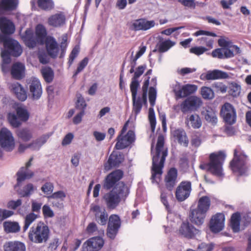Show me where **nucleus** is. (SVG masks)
Wrapping results in <instances>:
<instances>
[{"mask_svg": "<svg viewBox=\"0 0 251 251\" xmlns=\"http://www.w3.org/2000/svg\"><path fill=\"white\" fill-rule=\"evenodd\" d=\"M164 138L162 136H159L154 151H153V145L151 146V154L152 155V181L155 180L156 175H161L162 174V169L164 167V162L168 154L167 149H164Z\"/></svg>", "mask_w": 251, "mask_h": 251, "instance_id": "obj_1", "label": "nucleus"}, {"mask_svg": "<svg viewBox=\"0 0 251 251\" xmlns=\"http://www.w3.org/2000/svg\"><path fill=\"white\" fill-rule=\"evenodd\" d=\"M128 194L127 186L123 182H120L109 192L104 194L102 200L109 209L116 208L121 200Z\"/></svg>", "mask_w": 251, "mask_h": 251, "instance_id": "obj_2", "label": "nucleus"}, {"mask_svg": "<svg viewBox=\"0 0 251 251\" xmlns=\"http://www.w3.org/2000/svg\"><path fill=\"white\" fill-rule=\"evenodd\" d=\"M226 155L222 151H220L217 153H212L209 155V162L201 164L200 168L202 170L209 172L218 177L223 178L224 176L223 164Z\"/></svg>", "mask_w": 251, "mask_h": 251, "instance_id": "obj_3", "label": "nucleus"}, {"mask_svg": "<svg viewBox=\"0 0 251 251\" xmlns=\"http://www.w3.org/2000/svg\"><path fill=\"white\" fill-rule=\"evenodd\" d=\"M28 237L35 244L46 243L50 238L49 228L43 222H39L30 228Z\"/></svg>", "mask_w": 251, "mask_h": 251, "instance_id": "obj_4", "label": "nucleus"}, {"mask_svg": "<svg viewBox=\"0 0 251 251\" xmlns=\"http://www.w3.org/2000/svg\"><path fill=\"white\" fill-rule=\"evenodd\" d=\"M238 151L235 149L234 158L230 162L231 170L239 176H247L250 169L248 157L244 153H240L238 155Z\"/></svg>", "mask_w": 251, "mask_h": 251, "instance_id": "obj_5", "label": "nucleus"}, {"mask_svg": "<svg viewBox=\"0 0 251 251\" xmlns=\"http://www.w3.org/2000/svg\"><path fill=\"white\" fill-rule=\"evenodd\" d=\"M149 79L150 77H148V79L146 80L142 86V97H133L132 99V113L134 114L135 116L139 114L142 109L143 104H147V93L148 87L149 85Z\"/></svg>", "mask_w": 251, "mask_h": 251, "instance_id": "obj_6", "label": "nucleus"}, {"mask_svg": "<svg viewBox=\"0 0 251 251\" xmlns=\"http://www.w3.org/2000/svg\"><path fill=\"white\" fill-rule=\"evenodd\" d=\"M0 145L6 151H11L15 147V141L11 131L6 127L0 131Z\"/></svg>", "mask_w": 251, "mask_h": 251, "instance_id": "obj_7", "label": "nucleus"}, {"mask_svg": "<svg viewBox=\"0 0 251 251\" xmlns=\"http://www.w3.org/2000/svg\"><path fill=\"white\" fill-rule=\"evenodd\" d=\"M157 96L156 88L153 87H150L149 91V99L151 107L149 110V120L150 121L151 128L152 132H154L156 124L155 113L153 107L155 103Z\"/></svg>", "mask_w": 251, "mask_h": 251, "instance_id": "obj_8", "label": "nucleus"}, {"mask_svg": "<svg viewBox=\"0 0 251 251\" xmlns=\"http://www.w3.org/2000/svg\"><path fill=\"white\" fill-rule=\"evenodd\" d=\"M221 116L225 123L232 125L236 122V110L230 103L226 102L222 107Z\"/></svg>", "mask_w": 251, "mask_h": 251, "instance_id": "obj_9", "label": "nucleus"}, {"mask_svg": "<svg viewBox=\"0 0 251 251\" xmlns=\"http://www.w3.org/2000/svg\"><path fill=\"white\" fill-rule=\"evenodd\" d=\"M123 172L120 170L113 171L104 178L102 187L107 190L114 188L119 182H117L123 177Z\"/></svg>", "mask_w": 251, "mask_h": 251, "instance_id": "obj_10", "label": "nucleus"}, {"mask_svg": "<svg viewBox=\"0 0 251 251\" xmlns=\"http://www.w3.org/2000/svg\"><path fill=\"white\" fill-rule=\"evenodd\" d=\"M192 191V184L190 181H182L177 187L176 190V197L178 201H183L190 195Z\"/></svg>", "mask_w": 251, "mask_h": 251, "instance_id": "obj_11", "label": "nucleus"}, {"mask_svg": "<svg viewBox=\"0 0 251 251\" xmlns=\"http://www.w3.org/2000/svg\"><path fill=\"white\" fill-rule=\"evenodd\" d=\"M121 226V219L117 215H111L109 218L106 234L111 239H114L117 235Z\"/></svg>", "mask_w": 251, "mask_h": 251, "instance_id": "obj_12", "label": "nucleus"}, {"mask_svg": "<svg viewBox=\"0 0 251 251\" xmlns=\"http://www.w3.org/2000/svg\"><path fill=\"white\" fill-rule=\"evenodd\" d=\"M154 21H149L141 18L132 21L129 24V28L134 31H146L155 26Z\"/></svg>", "mask_w": 251, "mask_h": 251, "instance_id": "obj_13", "label": "nucleus"}, {"mask_svg": "<svg viewBox=\"0 0 251 251\" xmlns=\"http://www.w3.org/2000/svg\"><path fill=\"white\" fill-rule=\"evenodd\" d=\"M33 158L31 157L29 161L26 163L25 167H23L17 173L16 175L17 178V184L15 185L14 187L16 188L17 187L21 186L22 183L26 179H29L31 178L34 173L32 171L28 169L31 165V162L32 161Z\"/></svg>", "mask_w": 251, "mask_h": 251, "instance_id": "obj_14", "label": "nucleus"}, {"mask_svg": "<svg viewBox=\"0 0 251 251\" xmlns=\"http://www.w3.org/2000/svg\"><path fill=\"white\" fill-rule=\"evenodd\" d=\"M201 99L196 96H190L181 103V110L183 113L195 111L201 106Z\"/></svg>", "mask_w": 251, "mask_h": 251, "instance_id": "obj_15", "label": "nucleus"}, {"mask_svg": "<svg viewBox=\"0 0 251 251\" xmlns=\"http://www.w3.org/2000/svg\"><path fill=\"white\" fill-rule=\"evenodd\" d=\"M146 65H143L138 67L136 71L131 78V83L130 84V89L131 92L132 98L137 97L138 89L140 87L139 77L143 75L145 69Z\"/></svg>", "mask_w": 251, "mask_h": 251, "instance_id": "obj_16", "label": "nucleus"}, {"mask_svg": "<svg viewBox=\"0 0 251 251\" xmlns=\"http://www.w3.org/2000/svg\"><path fill=\"white\" fill-rule=\"evenodd\" d=\"M135 139V135L132 130H129L126 135H119L117 138V143L115 148L117 150H122L127 148Z\"/></svg>", "mask_w": 251, "mask_h": 251, "instance_id": "obj_17", "label": "nucleus"}, {"mask_svg": "<svg viewBox=\"0 0 251 251\" xmlns=\"http://www.w3.org/2000/svg\"><path fill=\"white\" fill-rule=\"evenodd\" d=\"M90 211L95 216L96 221L100 225H105L108 220V214L104 208L95 204L90 205Z\"/></svg>", "mask_w": 251, "mask_h": 251, "instance_id": "obj_18", "label": "nucleus"}, {"mask_svg": "<svg viewBox=\"0 0 251 251\" xmlns=\"http://www.w3.org/2000/svg\"><path fill=\"white\" fill-rule=\"evenodd\" d=\"M44 43L48 55L52 58H56L59 53V47L55 38L52 36H48L46 37Z\"/></svg>", "mask_w": 251, "mask_h": 251, "instance_id": "obj_19", "label": "nucleus"}, {"mask_svg": "<svg viewBox=\"0 0 251 251\" xmlns=\"http://www.w3.org/2000/svg\"><path fill=\"white\" fill-rule=\"evenodd\" d=\"M199 232V230L198 229L187 222H183L181 224L178 229L179 234L188 239L195 238Z\"/></svg>", "mask_w": 251, "mask_h": 251, "instance_id": "obj_20", "label": "nucleus"}, {"mask_svg": "<svg viewBox=\"0 0 251 251\" xmlns=\"http://www.w3.org/2000/svg\"><path fill=\"white\" fill-rule=\"evenodd\" d=\"M104 241L100 237H95L87 240L83 245L82 251H98L103 246Z\"/></svg>", "mask_w": 251, "mask_h": 251, "instance_id": "obj_21", "label": "nucleus"}, {"mask_svg": "<svg viewBox=\"0 0 251 251\" xmlns=\"http://www.w3.org/2000/svg\"><path fill=\"white\" fill-rule=\"evenodd\" d=\"M225 215L222 213H217L213 216L210 222V229L213 233H218L222 231L225 226Z\"/></svg>", "mask_w": 251, "mask_h": 251, "instance_id": "obj_22", "label": "nucleus"}, {"mask_svg": "<svg viewBox=\"0 0 251 251\" xmlns=\"http://www.w3.org/2000/svg\"><path fill=\"white\" fill-rule=\"evenodd\" d=\"M27 84L30 94L34 100H38L42 94V88L40 80L32 77L28 80Z\"/></svg>", "mask_w": 251, "mask_h": 251, "instance_id": "obj_23", "label": "nucleus"}, {"mask_svg": "<svg viewBox=\"0 0 251 251\" xmlns=\"http://www.w3.org/2000/svg\"><path fill=\"white\" fill-rule=\"evenodd\" d=\"M21 37L26 46L29 49H33L39 44L38 38L31 28H27L24 33L21 34Z\"/></svg>", "mask_w": 251, "mask_h": 251, "instance_id": "obj_24", "label": "nucleus"}, {"mask_svg": "<svg viewBox=\"0 0 251 251\" xmlns=\"http://www.w3.org/2000/svg\"><path fill=\"white\" fill-rule=\"evenodd\" d=\"M48 23L51 26L60 27L65 24L66 17L62 12L56 13L48 18Z\"/></svg>", "mask_w": 251, "mask_h": 251, "instance_id": "obj_25", "label": "nucleus"}, {"mask_svg": "<svg viewBox=\"0 0 251 251\" xmlns=\"http://www.w3.org/2000/svg\"><path fill=\"white\" fill-rule=\"evenodd\" d=\"M177 171L175 168H172L169 171L165 179L167 189L171 191L177 182Z\"/></svg>", "mask_w": 251, "mask_h": 251, "instance_id": "obj_26", "label": "nucleus"}, {"mask_svg": "<svg viewBox=\"0 0 251 251\" xmlns=\"http://www.w3.org/2000/svg\"><path fill=\"white\" fill-rule=\"evenodd\" d=\"M3 251H26L24 243L19 241H9L3 245Z\"/></svg>", "mask_w": 251, "mask_h": 251, "instance_id": "obj_27", "label": "nucleus"}, {"mask_svg": "<svg viewBox=\"0 0 251 251\" xmlns=\"http://www.w3.org/2000/svg\"><path fill=\"white\" fill-rule=\"evenodd\" d=\"M173 137L181 145L187 147L188 146L189 140L185 131L182 128H178L172 131Z\"/></svg>", "mask_w": 251, "mask_h": 251, "instance_id": "obj_28", "label": "nucleus"}, {"mask_svg": "<svg viewBox=\"0 0 251 251\" xmlns=\"http://www.w3.org/2000/svg\"><path fill=\"white\" fill-rule=\"evenodd\" d=\"M10 55L15 56H19L23 52V49L19 42L15 40L7 42L6 47L5 48Z\"/></svg>", "mask_w": 251, "mask_h": 251, "instance_id": "obj_29", "label": "nucleus"}, {"mask_svg": "<svg viewBox=\"0 0 251 251\" xmlns=\"http://www.w3.org/2000/svg\"><path fill=\"white\" fill-rule=\"evenodd\" d=\"M185 123L188 127H192L194 129H198L202 125V122L200 117L196 113L187 115L185 119Z\"/></svg>", "mask_w": 251, "mask_h": 251, "instance_id": "obj_30", "label": "nucleus"}, {"mask_svg": "<svg viewBox=\"0 0 251 251\" xmlns=\"http://www.w3.org/2000/svg\"><path fill=\"white\" fill-rule=\"evenodd\" d=\"M205 215V213L196 208L191 210L190 219L192 223L200 226L203 223Z\"/></svg>", "mask_w": 251, "mask_h": 251, "instance_id": "obj_31", "label": "nucleus"}, {"mask_svg": "<svg viewBox=\"0 0 251 251\" xmlns=\"http://www.w3.org/2000/svg\"><path fill=\"white\" fill-rule=\"evenodd\" d=\"M0 29L4 34H12L15 31V25L5 17H2L0 18Z\"/></svg>", "mask_w": 251, "mask_h": 251, "instance_id": "obj_32", "label": "nucleus"}, {"mask_svg": "<svg viewBox=\"0 0 251 251\" xmlns=\"http://www.w3.org/2000/svg\"><path fill=\"white\" fill-rule=\"evenodd\" d=\"M10 88L20 100L24 101L27 99L26 92L20 83H13L11 85Z\"/></svg>", "mask_w": 251, "mask_h": 251, "instance_id": "obj_33", "label": "nucleus"}, {"mask_svg": "<svg viewBox=\"0 0 251 251\" xmlns=\"http://www.w3.org/2000/svg\"><path fill=\"white\" fill-rule=\"evenodd\" d=\"M25 66L21 63H16L12 65L11 74L16 79H21L25 76Z\"/></svg>", "mask_w": 251, "mask_h": 251, "instance_id": "obj_34", "label": "nucleus"}, {"mask_svg": "<svg viewBox=\"0 0 251 251\" xmlns=\"http://www.w3.org/2000/svg\"><path fill=\"white\" fill-rule=\"evenodd\" d=\"M229 77V76L226 72L216 69L208 71L206 75V79L207 80L226 79Z\"/></svg>", "mask_w": 251, "mask_h": 251, "instance_id": "obj_35", "label": "nucleus"}, {"mask_svg": "<svg viewBox=\"0 0 251 251\" xmlns=\"http://www.w3.org/2000/svg\"><path fill=\"white\" fill-rule=\"evenodd\" d=\"M122 156L117 153H112L109 157L107 162L105 164L106 170H109L112 167L119 166L122 162Z\"/></svg>", "mask_w": 251, "mask_h": 251, "instance_id": "obj_36", "label": "nucleus"}, {"mask_svg": "<svg viewBox=\"0 0 251 251\" xmlns=\"http://www.w3.org/2000/svg\"><path fill=\"white\" fill-rule=\"evenodd\" d=\"M18 4V0H0V12L12 11L15 10Z\"/></svg>", "mask_w": 251, "mask_h": 251, "instance_id": "obj_37", "label": "nucleus"}, {"mask_svg": "<svg viewBox=\"0 0 251 251\" xmlns=\"http://www.w3.org/2000/svg\"><path fill=\"white\" fill-rule=\"evenodd\" d=\"M4 230L7 233H17L20 231L21 227L17 222L5 221L3 223Z\"/></svg>", "mask_w": 251, "mask_h": 251, "instance_id": "obj_38", "label": "nucleus"}, {"mask_svg": "<svg viewBox=\"0 0 251 251\" xmlns=\"http://www.w3.org/2000/svg\"><path fill=\"white\" fill-rule=\"evenodd\" d=\"M35 35L38 39L40 45H43L47 35L46 27L42 24H38L35 27Z\"/></svg>", "mask_w": 251, "mask_h": 251, "instance_id": "obj_39", "label": "nucleus"}, {"mask_svg": "<svg viewBox=\"0 0 251 251\" xmlns=\"http://www.w3.org/2000/svg\"><path fill=\"white\" fill-rule=\"evenodd\" d=\"M241 218L239 213H233L230 218V226L233 232H238L240 230Z\"/></svg>", "mask_w": 251, "mask_h": 251, "instance_id": "obj_40", "label": "nucleus"}, {"mask_svg": "<svg viewBox=\"0 0 251 251\" xmlns=\"http://www.w3.org/2000/svg\"><path fill=\"white\" fill-rule=\"evenodd\" d=\"M205 119L208 122L215 125L217 122V118L215 110L210 107L205 108V111L202 112Z\"/></svg>", "mask_w": 251, "mask_h": 251, "instance_id": "obj_41", "label": "nucleus"}, {"mask_svg": "<svg viewBox=\"0 0 251 251\" xmlns=\"http://www.w3.org/2000/svg\"><path fill=\"white\" fill-rule=\"evenodd\" d=\"M210 205V200L208 197L203 196L201 197L198 203L197 208L206 214Z\"/></svg>", "mask_w": 251, "mask_h": 251, "instance_id": "obj_42", "label": "nucleus"}, {"mask_svg": "<svg viewBox=\"0 0 251 251\" xmlns=\"http://www.w3.org/2000/svg\"><path fill=\"white\" fill-rule=\"evenodd\" d=\"M168 197H170L171 198L173 197L172 194L171 193L168 194L167 193L164 192H161L160 196L161 201L163 205L165 206V208L168 212V215L167 217L168 219L171 218L172 215L174 214L168 201L167 198Z\"/></svg>", "mask_w": 251, "mask_h": 251, "instance_id": "obj_43", "label": "nucleus"}, {"mask_svg": "<svg viewBox=\"0 0 251 251\" xmlns=\"http://www.w3.org/2000/svg\"><path fill=\"white\" fill-rule=\"evenodd\" d=\"M16 133L18 137L25 142L29 141L32 137V131L27 128L19 129Z\"/></svg>", "mask_w": 251, "mask_h": 251, "instance_id": "obj_44", "label": "nucleus"}, {"mask_svg": "<svg viewBox=\"0 0 251 251\" xmlns=\"http://www.w3.org/2000/svg\"><path fill=\"white\" fill-rule=\"evenodd\" d=\"M16 114L22 122H26L29 117V113L24 106H18L16 109Z\"/></svg>", "mask_w": 251, "mask_h": 251, "instance_id": "obj_45", "label": "nucleus"}, {"mask_svg": "<svg viewBox=\"0 0 251 251\" xmlns=\"http://www.w3.org/2000/svg\"><path fill=\"white\" fill-rule=\"evenodd\" d=\"M229 93L233 97H237L239 96L241 87L240 84L236 81H232L229 83Z\"/></svg>", "mask_w": 251, "mask_h": 251, "instance_id": "obj_46", "label": "nucleus"}, {"mask_svg": "<svg viewBox=\"0 0 251 251\" xmlns=\"http://www.w3.org/2000/svg\"><path fill=\"white\" fill-rule=\"evenodd\" d=\"M42 75L47 83H50L53 80L54 77V72L52 69L49 67L43 68L41 70Z\"/></svg>", "mask_w": 251, "mask_h": 251, "instance_id": "obj_47", "label": "nucleus"}, {"mask_svg": "<svg viewBox=\"0 0 251 251\" xmlns=\"http://www.w3.org/2000/svg\"><path fill=\"white\" fill-rule=\"evenodd\" d=\"M38 217V215L33 212H30L27 214L25 217L24 226H23L24 231H25Z\"/></svg>", "mask_w": 251, "mask_h": 251, "instance_id": "obj_48", "label": "nucleus"}, {"mask_svg": "<svg viewBox=\"0 0 251 251\" xmlns=\"http://www.w3.org/2000/svg\"><path fill=\"white\" fill-rule=\"evenodd\" d=\"M198 87L194 84H187L182 86V98L186 97L194 93L197 90Z\"/></svg>", "mask_w": 251, "mask_h": 251, "instance_id": "obj_49", "label": "nucleus"}, {"mask_svg": "<svg viewBox=\"0 0 251 251\" xmlns=\"http://www.w3.org/2000/svg\"><path fill=\"white\" fill-rule=\"evenodd\" d=\"M8 120L11 126L14 128H17L22 125V121L19 119L17 114L9 113L8 114Z\"/></svg>", "mask_w": 251, "mask_h": 251, "instance_id": "obj_50", "label": "nucleus"}, {"mask_svg": "<svg viewBox=\"0 0 251 251\" xmlns=\"http://www.w3.org/2000/svg\"><path fill=\"white\" fill-rule=\"evenodd\" d=\"M175 45V42L170 40H166L162 42H160L158 44V51L159 52H164L167 51L171 47Z\"/></svg>", "mask_w": 251, "mask_h": 251, "instance_id": "obj_51", "label": "nucleus"}, {"mask_svg": "<svg viewBox=\"0 0 251 251\" xmlns=\"http://www.w3.org/2000/svg\"><path fill=\"white\" fill-rule=\"evenodd\" d=\"M37 4L40 8L45 11L51 10L54 6L52 0H38Z\"/></svg>", "mask_w": 251, "mask_h": 251, "instance_id": "obj_52", "label": "nucleus"}, {"mask_svg": "<svg viewBox=\"0 0 251 251\" xmlns=\"http://www.w3.org/2000/svg\"><path fill=\"white\" fill-rule=\"evenodd\" d=\"M201 94L205 100H211L214 98L213 90L210 87L203 86L201 88Z\"/></svg>", "mask_w": 251, "mask_h": 251, "instance_id": "obj_53", "label": "nucleus"}, {"mask_svg": "<svg viewBox=\"0 0 251 251\" xmlns=\"http://www.w3.org/2000/svg\"><path fill=\"white\" fill-rule=\"evenodd\" d=\"M34 190L33 185L31 183H28L25 186L19 193L23 197H29L33 193Z\"/></svg>", "mask_w": 251, "mask_h": 251, "instance_id": "obj_54", "label": "nucleus"}, {"mask_svg": "<svg viewBox=\"0 0 251 251\" xmlns=\"http://www.w3.org/2000/svg\"><path fill=\"white\" fill-rule=\"evenodd\" d=\"M182 86L181 84L177 81L172 85L173 91L175 93L176 99L182 98Z\"/></svg>", "mask_w": 251, "mask_h": 251, "instance_id": "obj_55", "label": "nucleus"}, {"mask_svg": "<svg viewBox=\"0 0 251 251\" xmlns=\"http://www.w3.org/2000/svg\"><path fill=\"white\" fill-rule=\"evenodd\" d=\"M212 87L216 92L222 94L225 93L227 89V86L222 82H215L212 84Z\"/></svg>", "mask_w": 251, "mask_h": 251, "instance_id": "obj_56", "label": "nucleus"}, {"mask_svg": "<svg viewBox=\"0 0 251 251\" xmlns=\"http://www.w3.org/2000/svg\"><path fill=\"white\" fill-rule=\"evenodd\" d=\"M88 58L85 57L78 64L77 68L75 72L73 77L76 76L79 73L82 72L88 63Z\"/></svg>", "mask_w": 251, "mask_h": 251, "instance_id": "obj_57", "label": "nucleus"}, {"mask_svg": "<svg viewBox=\"0 0 251 251\" xmlns=\"http://www.w3.org/2000/svg\"><path fill=\"white\" fill-rule=\"evenodd\" d=\"M79 52V48L78 46H75L72 50L71 53L70 54L68 61V65L70 67L73 63L74 60L77 56Z\"/></svg>", "mask_w": 251, "mask_h": 251, "instance_id": "obj_58", "label": "nucleus"}, {"mask_svg": "<svg viewBox=\"0 0 251 251\" xmlns=\"http://www.w3.org/2000/svg\"><path fill=\"white\" fill-rule=\"evenodd\" d=\"M22 204V201L21 199H18L16 201L11 200L7 203V207L8 208L12 210H16Z\"/></svg>", "mask_w": 251, "mask_h": 251, "instance_id": "obj_59", "label": "nucleus"}, {"mask_svg": "<svg viewBox=\"0 0 251 251\" xmlns=\"http://www.w3.org/2000/svg\"><path fill=\"white\" fill-rule=\"evenodd\" d=\"M53 184L50 182L45 183L41 187L42 191L46 195L51 194L53 191Z\"/></svg>", "mask_w": 251, "mask_h": 251, "instance_id": "obj_60", "label": "nucleus"}, {"mask_svg": "<svg viewBox=\"0 0 251 251\" xmlns=\"http://www.w3.org/2000/svg\"><path fill=\"white\" fill-rule=\"evenodd\" d=\"M198 42L201 44H205L209 49L213 48L214 40L209 37H201L198 39Z\"/></svg>", "mask_w": 251, "mask_h": 251, "instance_id": "obj_61", "label": "nucleus"}, {"mask_svg": "<svg viewBox=\"0 0 251 251\" xmlns=\"http://www.w3.org/2000/svg\"><path fill=\"white\" fill-rule=\"evenodd\" d=\"M208 50V49L202 46L194 47L190 49V52L197 55L202 54Z\"/></svg>", "mask_w": 251, "mask_h": 251, "instance_id": "obj_62", "label": "nucleus"}, {"mask_svg": "<svg viewBox=\"0 0 251 251\" xmlns=\"http://www.w3.org/2000/svg\"><path fill=\"white\" fill-rule=\"evenodd\" d=\"M42 211L44 216L46 218H52L54 214L50 207L47 204L44 205L42 208Z\"/></svg>", "mask_w": 251, "mask_h": 251, "instance_id": "obj_63", "label": "nucleus"}, {"mask_svg": "<svg viewBox=\"0 0 251 251\" xmlns=\"http://www.w3.org/2000/svg\"><path fill=\"white\" fill-rule=\"evenodd\" d=\"M214 245L212 243L206 244L205 243H201L198 246V249L200 251H212L214 249Z\"/></svg>", "mask_w": 251, "mask_h": 251, "instance_id": "obj_64", "label": "nucleus"}]
</instances>
